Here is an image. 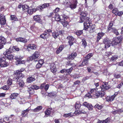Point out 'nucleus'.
<instances>
[{
    "label": "nucleus",
    "mask_w": 123,
    "mask_h": 123,
    "mask_svg": "<svg viewBox=\"0 0 123 123\" xmlns=\"http://www.w3.org/2000/svg\"><path fill=\"white\" fill-rule=\"evenodd\" d=\"M103 84L100 87V89L102 91L105 92L106 90L108 89L111 87L110 86L108 85V82H103Z\"/></svg>",
    "instance_id": "obj_6"
},
{
    "label": "nucleus",
    "mask_w": 123,
    "mask_h": 123,
    "mask_svg": "<svg viewBox=\"0 0 123 123\" xmlns=\"http://www.w3.org/2000/svg\"><path fill=\"white\" fill-rule=\"evenodd\" d=\"M110 31H111L113 32L117 35H118L119 34V32H118L117 30L115 28H113Z\"/></svg>",
    "instance_id": "obj_35"
},
{
    "label": "nucleus",
    "mask_w": 123,
    "mask_h": 123,
    "mask_svg": "<svg viewBox=\"0 0 123 123\" xmlns=\"http://www.w3.org/2000/svg\"><path fill=\"white\" fill-rule=\"evenodd\" d=\"M50 69L52 72L55 73L56 71L55 65L53 63H52L50 65Z\"/></svg>",
    "instance_id": "obj_16"
},
{
    "label": "nucleus",
    "mask_w": 123,
    "mask_h": 123,
    "mask_svg": "<svg viewBox=\"0 0 123 123\" xmlns=\"http://www.w3.org/2000/svg\"><path fill=\"white\" fill-rule=\"evenodd\" d=\"M80 102H76L75 106V108L76 110H77L80 108Z\"/></svg>",
    "instance_id": "obj_42"
},
{
    "label": "nucleus",
    "mask_w": 123,
    "mask_h": 123,
    "mask_svg": "<svg viewBox=\"0 0 123 123\" xmlns=\"http://www.w3.org/2000/svg\"><path fill=\"white\" fill-rule=\"evenodd\" d=\"M29 110H30L29 109H28L22 111L21 116L23 117L25 116L28 113Z\"/></svg>",
    "instance_id": "obj_23"
},
{
    "label": "nucleus",
    "mask_w": 123,
    "mask_h": 123,
    "mask_svg": "<svg viewBox=\"0 0 123 123\" xmlns=\"http://www.w3.org/2000/svg\"><path fill=\"white\" fill-rule=\"evenodd\" d=\"M104 33L102 32L99 33L98 34L97 41L98 42L104 35Z\"/></svg>",
    "instance_id": "obj_30"
},
{
    "label": "nucleus",
    "mask_w": 123,
    "mask_h": 123,
    "mask_svg": "<svg viewBox=\"0 0 123 123\" xmlns=\"http://www.w3.org/2000/svg\"><path fill=\"white\" fill-rule=\"evenodd\" d=\"M5 58L4 56L0 57V66L1 67H5L8 65V63L6 61Z\"/></svg>",
    "instance_id": "obj_5"
},
{
    "label": "nucleus",
    "mask_w": 123,
    "mask_h": 123,
    "mask_svg": "<svg viewBox=\"0 0 123 123\" xmlns=\"http://www.w3.org/2000/svg\"><path fill=\"white\" fill-rule=\"evenodd\" d=\"M54 15V18L56 21H61V19L60 18V17L58 14L55 13Z\"/></svg>",
    "instance_id": "obj_26"
},
{
    "label": "nucleus",
    "mask_w": 123,
    "mask_h": 123,
    "mask_svg": "<svg viewBox=\"0 0 123 123\" xmlns=\"http://www.w3.org/2000/svg\"><path fill=\"white\" fill-rule=\"evenodd\" d=\"M64 48V45H60L59 48L57 49L56 52V53L58 54L60 53Z\"/></svg>",
    "instance_id": "obj_27"
},
{
    "label": "nucleus",
    "mask_w": 123,
    "mask_h": 123,
    "mask_svg": "<svg viewBox=\"0 0 123 123\" xmlns=\"http://www.w3.org/2000/svg\"><path fill=\"white\" fill-rule=\"evenodd\" d=\"M92 95L91 94L90 92H89L88 93L86 94L85 96L89 98H90L92 97Z\"/></svg>",
    "instance_id": "obj_63"
},
{
    "label": "nucleus",
    "mask_w": 123,
    "mask_h": 123,
    "mask_svg": "<svg viewBox=\"0 0 123 123\" xmlns=\"http://www.w3.org/2000/svg\"><path fill=\"white\" fill-rule=\"evenodd\" d=\"M114 96H107L106 98V100L108 102H111L114 99L115 97Z\"/></svg>",
    "instance_id": "obj_21"
},
{
    "label": "nucleus",
    "mask_w": 123,
    "mask_h": 123,
    "mask_svg": "<svg viewBox=\"0 0 123 123\" xmlns=\"http://www.w3.org/2000/svg\"><path fill=\"white\" fill-rule=\"evenodd\" d=\"M77 55V54H71L68 56V58L70 59H74Z\"/></svg>",
    "instance_id": "obj_41"
},
{
    "label": "nucleus",
    "mask_w": 123,
    "mask_h": 123,
    "mask_svg": "<svg viewBox=\"0 0 123 123\" xmlns=\"http://www.w3.org/2000/svg\"><path fill=\"white\" fill-rule=\"evenodd\" d=\"M60 22L62 24L64 27L67 26L68 24V21H65L63 22L62 21H61Z\"/></svg>",
    "instance_id": "obj_44"
},
{
    "label": "nucleus",
    "mask_w": 123,
    "mask_h": 123,
    "mask_svg": "<svg viewBox=\"0 0 123 123\" xmlns=\"http://www.w3.org/2000/svg\"><path fill=\"white\" fill-rule=\"evenodd\" d=\"M103 42L105 44V47L106 48L110 47L111 44V42L109 40L108 38H105L103 40Z\"/></svg>",
    "instance_id": "obj_8"
},
{
    "label": "nucleus",
    "mask_w": 123,
    "mask_h": 123,
    "mask_svg": "<svg viewBox=\"0 0 123 123\" xmlns=\"http://www.w3.org/2000/svg\"><path fill=\"white\" fill-rule=\"evenodd\" d=\"M37 10H38V9L37 7L36 8L28 9L27 11V12L30 15H31L35 13Z\"/></svg>",
    "instance_id": "obj_19"
},
{
    "label": "nucleus",
    "mask_w": 123,
    "mask_h": 123,
    "mask_svg": "<svg viewBox=\"0 0 123 123\" xmlns=\"http://www.w3.org/2000/svg\"><path fill=\"white\" fill-rule=\"evenodd\" d=\"M16 41L17 42H20L24 43H26L27 42V39L22 37H19L15 39Z\"/></svg>",
    "instance_id": "obj_18"
},
{
    "label": "nucleus",
    "mask_w": 123,
    "mask_h": 123,
    "mask_svg": "<svg viewBox=\"0 0 123 123\" xmlns=\"http://www.w3.org/2000/svg\"><path fill=\"white\" fill-rule=\"evenodd\" d=\"M11 19L12 20H17V18L16 16L14 15H11Z\"/></svg>",
    "instance_id": "obj_53"
},
{
    "label": "nucleus",
    "mask_w": 123,
    "mask_h": 123,
    "mask_svg": "<svg viewBox=\"0 0 123 123\" xmlns=\"http://www.w3.org/2000/svg\"><path fill=\"white\" fill-rule=\"evenodd\" d=\"M93 54H87L85 58H84L83 61L80 62L79 63L78 66L79 67L87 65L89 64L88 59L92 56Z\"/></svg>",
    "instance_id": "obj_3"
},
{
    "label": "nucleus",
    "mask_w": 123,
    "mask_h": 123,
    "mask_svg": "<svg viewBox=\"0 0 123 123\" xmlns=\"http://www.w3.org/2000/svg\"><path fill=\"white\" fill-rule=\"evenodd\" d=\"M60 9L58 7L56 8L53 11V12L55 13L58 12L59 10Z\"/></svg>",
    "instance_id": "obj_64"
},
{
    "label": "nucleus",
    "mask_w": 123,
    "mask_h": 123,
    "mask_svg": "<svg viewBox=\"0 0 123 123\" xmlns=\"http://www.w3.org/2000/svg\"><path fill=\"white\" fill-rule=\"evenodd\" d=\"M45 83H43V84H42L40 87H39V88L41 89H43L44 88V86H45Z\"/></svg>",
    "instance_id": "obj_62"
},
{
    "label": "nucleus",
    "mask_w": 123,
    "mask_h": 123,
    "mask_svg": "<svg viewBox=\"0 0 123 123\" xmlns=\"http://www.w3.org/2000/svg\"><path fill=\"white\" fill-rule=\"evenodd\" d=\"M29 8V6L26 5H23L22 8L23 11H26V10L28 9Z\"/></svg>",
    "instance_id": "obj_45"
},
{
    "label": "nucleus",
    "mask_w": 123,
    "mask_h": 123,
    "mask_svg": "<svg viewBox=\"0 0 123 123\" xmlns=\"http://www.w3.org/2000/svg\"><path fill=\"white\" fill-rule=\"evenodd\" d=\"M114 77L115 78L118 79L120 78L121 77V75L120 74H114Z\"/></svg>",
    "instance_id": "obj_55"
},
{
    "label": "nucleus",
    "mask_w": 123,
    "mask_h": 123,
    "mask_svg": "<svg viewBox=\"0 0 123 123\" xmlns=\"http://www.w3.org/2000/svg\"><path fill=\"white\" fill-rule=\"evenodd\" d=\"M17 83L19 85L20 87H22L23 86L25 85V83L24 81L22 80H16Z\"/></svg>",
    "instance_id": "obj_29"
},
{
    "label": "nucleus",
    "mask_w": 123,
    "mask_h": 123,
    "mask_svg": "<svg viewBox=\"0 0 123 123\" xmlns=\"http://www.w3.org/2000/svg\"><path fill=\"white\" fill-rule=\"evenodd\" d=\"M83 105L87 107L89 110L92 111L93 108V107L92 105L86 102H84L83 103Z\"/></svg>",
    "instance_id": "obj_13"
},
{
    "label": "nucleus",
    "mask_w": 123,
    "mask_h": 123,
    "mask_svg": "<svg viewBox=\"0 0 123 123\" xmlns=\"http://www.w3.org/2000/svg\"><path fill=\"white\" fill-rule=\"evenodd\" d=\"M118 12V9L116 8L112 10V12L116 15H117V14Z\"/></svg>",
    "instance_id": "obj_51"
},
{
    "label": "nucleus",
    "mask_w": 123,
    "mask_h": 123,
    "mask_svg": "<svg viewBox=\"0 0 123 123\" xmlns=\"http://www.w3.org/2000/svg\"><path fill=\"white\" fill-rule=\"evenodd\" d=\"M24 61H21L20 60H19V61H17V62H16V64L17 65H18L19 64L23 63H24Z\"/></svg>",
    "instance_id": "obj_57"
},
{
    "label": "nucleus",
    "mask_w": 123,
    "mask_h": 123,
    "mask_svg": "<svg viewBox=\"0 0 123 123\" xmlns=\"http://www.w3.org/2000/svg\"><path fill=\"white\" fill-rule=\"evenodd\" d=\"M33 19L34 20L37 22H39L40 21V18L39 15H37L34 16L33 17Z\"/></svg>",
    "instance_id": "obj_34"
},
{
    "label": "nucleus",
    "mask_w": 123,
    "mask_h": 123,
    "mask_svg": "<svg viewBox=\"0 0 123 123\" xmlns=\"http://www.w3.org/2000/svg\"><path fill=\"white\" fill-rule=\"evenodd\" d=\"M6 19L5 16L3 14L0 15V23L1 25H4L6 23Z\"/></svg>",
    "instance_id": "obj_11"
},
{
    "label": "nucleus",
    "mask_w": 123,
    "mask_h": 123,
    "mask_svg": "<svg viewBox=\"0 0 123 123\" xmlns=\"http://www.w3.org/2000/svg\"><path fill=\"white\" fill-rule=\"evenodd\" d=\"M82 33L83 31L82 30L77 31L76 32V34L77 36L80 35Z\"/></svg>",
    "instance_id": "obj_52"
},
{
    "label": "nucleus",
    "mask_w": 123,
    "mask_h": 123,
    "mask_svg": "<svg viewBox=\"0 0 123 123\" xmlns=\"http://www.w3.org/2000/svg\"><path fill=\"white\" fill-rule=\"evenodd\" d=\"M40 58L39 54H32V56L30 57L29 60L31 61L33 60H36L35 61H37Z\"/></svg>",
    "instance_id": "obj_12"
},
{
    "label": "nucleus",
    "mask_w": 123,
    "mask_h": 123,
    "mask_svg": "<svg viewBox=\"0 0 123 123\" xmlns=\"http://www.w3.org/2000/svg\"><path fill=\"white\" fill-rule=\"evenodd\" d=\"M110 122V118H108L103 122H100V123H109Z\"/></svg>",
    "instance_id": "obj_48"
},
{
    "label": "nucleus",
    "mask_w": 123,
    "mask_h": 123,
    "mask_svg": "<svg viewBox=\"0 0 123 123\" xmlns=\"http://www.w3.org/2000/svg\"><path fill=\"white\" fill-rule=\"evenodd\" d=\"M4 54V56L5 58L8 59L9 60H12L13 59V57L14 56L12 54Z\"/></svg>",
    "instance_id": "obj_24"
},
{
    "label": "nucleus",
    "mask_w": 123,
    "mask_h": 123,
    "mask_svg": "<svg viewBox=\"0 0 123 123\" xmlns=\"http://www.w3.org/2000/svg\"><path fill=\"white\" fill-rule=\"evenodd\" d=\"M14 74L16 75L15 76V78H14V79L15 80L16 79L17 80H21L24 76V74L21 73H20L19 71H16L15 72H14Z\"/></svg>",
    "instance_id": "obj_4"
},
{
    "label": "nucleus",
    "mask_w": 123,
    "mask_h": 123,
    "mask_svg": "<svg viewBox=\"0 0 123 123\" xmlns=\"http://www.w3.org/2000/svg\"><path fill=\"white\" fill-rule=\"evenodd\" d=\"M117 57L118 56L117 55H115L111 57V60L112 61H115L117 59Z\"/></svg>",
    "instance_id": "obj_46"
},
{
    "label": "nucleus",
    "mask_w": 123,
    "mask_h": 123,
    "mask_svg": "<svg viewBox=\"0 0 123 123\" xmlns=\"http://www.w3.org/2000/svg\"><path fill=\"white\" fill-rule=\"evenodd\" d=\"M57 32L58 34H59V35H60L62 36L63 35V34L64 33V31L63 30Z\"/></svg>",
    "instance_id": "obj_59"
},
{
    "label": "nucleus",
    "mask_w": 123,
    "mask_h": 123,
    "mask_svg": "<svg viewBox=\"0 0 123 123\" xmlns=\"http://www.w3.org/2000/svg\"><path fill=\"white\" fill-rule=\"evenodd\" d=\"M6 42V40L5 37L3 36H0V43L5 44Z\"/></svg>",
    "instance_id": "obj_25"
},
{
    "label": "nucleus",
    "mask_w": 123,
    "mask_h": 123,
    "mask_svg": "<svg viewBox=\"0 0 123 123\" xmlns=\"http://www.w3.org/2000/svg\"><path fill=\"white\" fill-rule=\"evenodd\" d=\"M49 3H44L41 6H39L37 7L38 10H41L43 9L46 8L49 6Z\"/></svg>",
    "instance_id": "obj_15"
},
{
    "label": "nucleus",
    "mask_w": 123,
    "mask_h": 123,
    "mask_svg": "<svg viewBox=\"0 0 123 123\" xmlns=\"http://www.w3.org/2000/svg\"><path fill=\"white\" fill-rule=\"evenodd\" d=\"M37 46L33 44H29L27 46V49H35L37 48Z\"/></svg>",
    "instance_id": "obj_22"
},
{
    "label": "nucleus",
    "mask_w": 123,
    "mask_h": 123,
    "mask_svg": "<svg viewBox=\"0 0 123 123\" xmlns=\"http://www.w3.org/2000/svg\"><path fill=\"white\" fill-rule=\"evenodd\" d=\"M35 80V79L32 76H29L27 79V81L28 83H31Z\"/></svg>",
    "instance_id": "obj_31"
},
{
    "label": "nucleus",
    "mask_w": 123,
    "mask_h": 123,
    "mask_svg": "<svg viewBox=\"0 0 123 123\" xmlns=\"http://www.w3.org/2000/svg\"><path fill=\"white\" fill-rule=\"evenodd\" d=\"M40 37L44 39H46L48 38L46 35V34L44 33L43 34L40 35Z\"/></svg>",
    "instance_id": "obj_47"
},
{
    "label": "nucleus",
    "mask_w": 123,
    "mask_h": 123,
    "mask_svg": "<svg viewBox=\"0 0 123 123\" xmlns=\"http://www.w3.org/2000/svg\"><path fill=\"white\" fill-rule=\"evenodd\" d=\"M52 36L55 39L59 36V34L57 32H54L52 33Z\"/></svg>",
    "instance_id": "obj_40"
},
{
    "label": "nucleus",
    "mask_w": 123,
    "mask_h": 123,
    "mask_svg": "<svg viewBox=\"0 0 123 123\" xmlns=\"http://www.w3.org/2000/svg\"><path fill=\"white\" fill-rule=\"evenodd\" d=\"M122 39L119 37H118L115 38V39H113L112 41L111 42V44L112 46H115L116 45L122 41Z\"/></svg>",
    "instance_id": "obj_7"
},
{
    "label": "nucleus",
    "mask_w": 123,
    "mask_h": 123,
    "mask_svg": "<svg viewBox=\"0 0 123 123\" xmlns=\"http://www.w3.org/2000/svg\"><path fill=\"white\" fill-rule=\"evenodd\" d=\"M82 45L85 47L87 45V43L85 39H83L82 40Z\"/></svg>",
    "instance_id": "obj_50"
},
{
    "label": "nucleus",
    "mask_w": 123,
    "mask_h": 123,
    "mask_svg": "<svg viewBox=\"0 0 123 123\" xmlns=\"http://www.w3.org/2000/svg\"><path fill=\"white\" fill-rule=\"evenodd\" d=\"M54 112V111L53 109L49 108L47 109L45 111V114L46 115H49L51 114H53Z\"/></svg>",
    "instance_id": "obj_17"
},
{
    "label": "nucleus",
    "mask_w": 123,
    "mask_h": 123,
    "mask_svg": "<svg viewBox=\"0 0 123 123\" xmlns=\"http://www.w3.org/2000/svg\"><path fill=\"white\" fill-rule=\"evenodd\" d=\"M67 38L69 40L68 43L71 46L73 44V41H74V38L72 36H68L67 37Z\"/></svg>",
    "instance_id": "obj_14"
},
{
    "label": "nucleus",
    "mask_w": 123,
    "mask_h": 123,
    "mask_svg": "<svg viewBox=\"0 0 123 123\" xmlns=\"http://www.w3.org/2000/svg\"><path fill=\"white\" fill-rule=\"evenodd\" d=\"M99 89H100V88H94L92 89H91L90 91V93L92 94L94 92H96V91H97L98 90L99 91Z\"/></svg>",
    "instance_id": "obj_36"
},
{
    "label": "nucleus",
    "mask_w": 123,
    "mask_h": 123,
    "mask_svg": "<svg viewBox=\"0 0 123 123\" xmlns=\"http://www.w3.org/2000/svg\"><path fill=\"white\" fill-rule=\"evenodd\" d=\"M87 13L86 12H82L80 14V19L79 21L80 23L84 22V30H87L90 33H92L95 31V26L92 25V20L89 17H86Z\"/></svg>",
    "instance_id": "obj_1"
},
{
    "label": "nucleus",
    "mask_w": 123,
    "mask_h": 123,
    "mask_svg": "<svg viewBox=\"0 0 123 123\" xmlns=\"http://www.w3.org/2000/svg\"><path fill=\"white\" fill-rule=\"evenodd\" d=\"M52 32V31L50 29H47L45 31L44 33L48 38L50 35V34Z\"/></svg>",
    "instance_id": "obj_20"
},
{
    "label": "nucleus",
    "mask_w": 123,
    "mask_h": 123,
    "mask_svg": "<svg viewBox=\"0 0 123 123\" xmlns=\"http://www.w3.org/2000/svg\"><path fill=\"white\" fill-rule=\"evenodd\" d=\"M23 58V56H21L19 55L17 56H15V59L17 61L21 60Z\"/></svg>",
    "instance_id": "obj_43"
},
{
    "label": "nucleus",
    "mask_w": 123,
    "mask_h": 123,
    "mask_svg": "<svg viewBox=\"0 0 123 123\" xmlns=\"http://www.w3.org/2000/svg\"><path fill=\"white\" fill-rule=\"evenodd\" d=\"M95 107H96L98 109H100L102 108V106L101 105L98 104L96 105L95 106Z\"/></svg>",
    "instance_id": "obj_61"
},
{
    "label": "nucleus",
    "mask_w": 123,
    "mask_h": 123,
    "mask_svg": "<svg viewBox=\"0 0 123 123\" xmlns=\"http://www.w3.org/2000/svg\"><path fill=\"white\" fill-rule=\"evenodd\" d=\"M103 42L105 44V47L106 48L110 47L111 44V42L109 40L108 38H105L103 40Z\"/></svg>",
    "instance_id": "obj_9"
},
{
    "label": "nucleus",
    "mask_w": 123,
    "mask_h": 123,
    "mask_svg": "<svg viewBox=\"0 0 123 123\" xmlns=\"http://www.w3.org/2000/svg\"><path fill=\"white\" fill-rule=\"evenodd\" d=\"M42 108V106H39L33 110V111L35 112L39 111L41 110Z\"/></svg>",
    "instance_id": "obj_37"
},
{
    "label": "nucleus",
    "mask_w": 123,
    "mask_h": 123,
    "mask_svg": "<svg viewBox=\"0 0 123 123\" xmlns=\"http://www.w3.org/2000/svg\"><path fill=\"white\" fill-rule=\"evenodd\" d=\"M49 85L47 84L45 85V84L44 88L45 90L46 91H47L48 90L49 88Z\"/></svg>",
    "instance_id": "obj_60"
},
{
    "label": "nucleus",
    "mask_w": 123,
    "mask_h": 123,
    "mask_svg": "<svg viewBox=\"0 0 123 123\" xmlns=\"http://www.w3.org/2000/svg\"><path fill=\"white\" fill-rule=\"evenodd\" d=\"M6 54H10L11 53H15V51L13 49L9 48L8 49L6 50Z\"/></svg>",
    "instance_id": "obj_33"
},
{
    "label": "nucleus",
    "mask_w": 123,
    "mask_h": 123,
    "mask_svg": "<svg viewBox=\"0 0 123 123\" xmlns=\"http://www.w3.org/2000/svg\"><path fill=\"white\" fill-rule=\"evenodd\" d=\"M99 90H98L97 92L95 93V96L97 98L102 97L105 94V92L104 91H100L101 89H99Z\"/></svg>",
    "instance_id": "obj_10"
},
{
    "label": "nucleus",
    "mask_w": 123,
    "mask_h": 123,
    "mask_svg": "<svg viewBox=\"0 0 123 123\" xmlns=\"http://www.w3.org/2000/svg\"><path fill=\"white\" fill-rule=\"evenodd\" d=\"M113 24V22L112 21H111L110 22L109 25L108 27V31H111L112 29L113 28L112 26Z\"/></svg>",
    "instance_id": "obj_32"
},
{
    "label": "nucleus",
    "mask_w": 123,
    "mask_h": 123,
    "mask_svg": "<svg viewBox=\"0 0 123 123\" xmlns=\"http://www.w3.org/2000/svg\"><path fill=\"white\" fill-rule=\"evenodd\" d=\"M31 87L32 88L33 90H37L39 88V86L35 85H32Z\"/></svg>",
    "instance_id": "obj_49"
},
{
    "label": "nucleus",
    "mask_w": 123,
    "mask_h": 123,
    "mask_svg": "<svg viewBox=\"0 0 123 123\" xmlns=\"http://www.w3.org/2000/svg\"><path fill=\"white\" fill-rule=\"evenodd\" d=\"M63 3V4L66 5L67 7H69L72 9L76 8L77 3V1L76 0H74L73 4H71L70 0H64Z\"/></svg>",
    "instance_id": "obj_2"
},
{
    "label": "nucleus",
    "mask_w": 123,
    "mask_h": 123,
    "mask_svg": "<svg viewBox=\"0 0 123 123\" xmlns=\"http://www.w3.org/2000/svg\"><path fill=\"white\" fill-rule=\"evenodd\" d=\"M18 94L17 93H12L10 96V98L12 99L16 98L18 96Z\"/></svg>",
    "instance_id": "obj_28"
},
{
    "label": "nucleus",
    "mask_w": 123,
    "mask_h": 123,
    "mask_svg": "<svg viewBox=\"0 0 123 123\" xmlns=\"http://www.w3.org/2000/svg\"><path fill=\"white\" fill-rule=\"evenodd\" d=\"M48 95L50 97H52L53 96H56V93L55 92H52L49 93Z\"/></svg>",
    "instance_id": "obj_39"
},
{
    "label": "nucleus",
    "mask_w": 123,
    "mask_h": 123,
    "mask_svg": "<svg viewBox=\"0 0 123 123\" xmlns=\"http://www.w3.org/2000/svg\"><path fill=\"white\" fill-rule=\"evenodd\" d=\"M73 69V68L71 67L68 69H66V74H69L72 72V70Z\"/></svg>",
    "instance_id": "obj_38"
},
{
    "label": "nucleus",
    "mask_w": 123,
    "mask_h": 123,
    "mask_svg": "<svg viewBox=\"0 0 123 123\" xmlns=\"http://www.w3.org/2000/svg\"><path fill=\"white\" fill-rule=\"evenodd\" d=\"M72 115H71V113H69L68 114H65L63 115V117H70Z\"/></svg>",
    "instance_id": "obj_54"
},
{
    "label": "nucleus",
    "mask_w": 123,
    "mask_h": 123,
    "mask_svg": "<svg viewBox=\"0 0 123 123\" xmlns=\"http://www.w3.org/2000/svg\"><path fill=\"white\" fill-rule=\"evenodd\" d=\"M1 88L5 90H8L9 89V87L8 86H7L5 85L1 87Z\"/></svg>",
    "instance_id": "obj_56"
},
{
    "label": "nucleus",
    "mask_w": 123,
    "mask_h": 123,
    "mask_svg": "<svg viewBox=\"0 0 123 123\" xmlns=\"http://www.w3.org/2000/svg\"><path fill=\"white\" fill-rule=\"evenodd\" d=\"M12 79H9L7 81V83L8 85H11L12 83Z\"/></svg>",
    "instance_id": "obj_58"
}]
</instances>
